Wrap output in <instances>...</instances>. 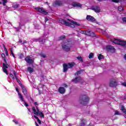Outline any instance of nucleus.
I'll list each match as a JSON object with an SVG mask.
<instances>
[{"mask_svg": "<svg viewBox=\"0 0 126 126\" xmlns=\"http://www.w3.org/2000/svg\"><path fill=\"white\" fill-rule=\"evenodd\" d=\"M98 0L99 1H102V0Z\"/></svg>", "mask_w": 126, "mask_h": 126, "instance_id": "48", "label": "nucleus"}, {"mask_svg": "<svg viewBox=\"0 0 126 126\" xmlns=\"http://www.w3.org/2000/svg\"><path fill=\"white\" fill-rule=\"evenodd\" d=\"M35 126H39V125H38V124H37V122H35Z\"/></svg>", "mask_w": 126, "mask_h": 126, "instance_id": "45", "label": "nucleus"}, {"mask_svg": "<svg viewBox=\"0 0 126 126\" xmlns=\"http://www.w3.org/2000/svg\"><path fill=\"white\" fill-rule=\"evenodd\" d=\"M1 57L2 58V59H3V60L4 61V62H5V55H4V54L2 53L1 55Z\"/></svg>", "mask_w": 126, "mask_h": 126, "instance_id": "30", "label": "nucleus"}, {"mask_svg": "<svg viewBox=\"0 0 126 126\" xmlns=\"http://www.w3.org/2000/svg\"><path fill=\"white\" fill-rule=\"evenodd\" d=\"M25 61L28 63H33L34 62L33 59H32L30 56H27V58H25Z\"/></svg>", "mask_w": 126, "mask_h": 126, "instance_id": "9", "label": "nucleus"}, {"mask_svg": "<svg viewBox=\"0 0 126 126\" xmlns=\"http://www.w3.org/2000/svg\"><path fill=\"white\" fill-rule=\"evenodd\" d=\"M89 101V97L86 95H84L80 98V102L83 105H86Z\"/></svg>", "mask_w": 126, "mask_h": 126, "instance_id": "2", "label": "nucleus"}, {"mask_svg": "<svg viewBox=\"0 0 126 126\" xmlns=\"http://www.w3.org/2000/svg\"><path fill=\"white\" fill-rule=\"evenodd\" d=\"M67 21L63 19H60L59 20L60 23L64 24V25H66V26H69V27H71L72 28H74L75 26H79L80 25L79 23L73 21H71L68 19H67Z\"/></svg>", "mask_w": 126, "mask_h": 126, "instance_id": "1", "label": "nucleus"}, {"mask_svg": "<svg viewBox=\"0 0 126 126\" xmlns=\"http://www.w3.org/2000/svg\"><path fill=\"white\" fill-rule=\"evenodd\" d=\"M22 58H23V54H21L19 55V59H22Z\"/></svg>", "mask_w": 126, "mask_h": 126, "instance_id": "40", "label": "nucleus"}, {"mask_svg": "<svg viewBox=\"0 0 126 126\" xmlns=\"http://www.w3.org/2000/svg\"><path fill=\"white\" fill-rule=\"evenodd\" d=\"M3 47L5 52L6 56H8V52L7 51V49H6V47H5V45H3Z\"/></svg>", "mask_w": 126, "mask_h": 126, "instance_id": "27", "label": "nucleus"}, {"mask_svg": "<svg viewBox=\"0 0 126 126\" xmlns=\"http://www.w3.org/2000/svg\"><path fill=\"white\" fill-rule=\"evenodd\" d=\"M92 9L96 13L100 12V11H101V9L100 8V7L98 6H95L94 7H93L92 8Z\"/></svg>", "mask_w": 126, "mask_h": 126, "instance_id": "13", "label": "nucleus"}, {"mask_svg": "<svg viewBox=\"0 0 126 126\" xmlns=\"http://www.w3.org/2000/svg\"><path fill=\"white\" fill-rule=\"evenodd\" d=\"M11 54L12 56V57H13V58H15V56H14V54L13 53V51H12V50H11Z\"/></svg>", "mask_w": 126, "mask_h": 126, "instance_id": "38", "label": "nucleus"}, {"mask_svg": "<svg viewBox=\"0 0 126 126\" xmlns=\"http://www.w3.org/2000/svg\"><path fill=\"white\" fill-rule=\"evenodd\" d=\"M28 71H29L30 73H32V72H33V68L31 67H29L28 68Z\"/></svg>", "mask_w": 126, "mask_h": 126, "instance_id": "22", "label": "nucleus"}, {"mask_svg": "<svg viewBox=\"0 0 126 126\" xmlns=\"http://www.w3.org/2000/svg\"><path fill=\"white\" fill-rule=\"evenodd\" d=\"M72 5L74 7H82V5L79 3L74 2L72 3Z\"/></svg>", "mask_w": 126, "mask_h": 126, "instance_id": "18", "label": "nucleus"}, {"mask_svg": "<svg viewBox=\"0 0 126 126\" xmlns=\"http://www.w3.org/2000/svg\"><path fill=\"white\" fill-rule=\"evenodd\" d=\"M115 115H121V114L120 113V112L118 111H115Z\"/></svg>", "mask_w": 126, "mask_h": 126, "instance_id": "39", "label": "nucleus"}, {"mask_svg": "<svg viewBox=\"0 0 126 126\" xmlns=\"http://www.w3.org/2000/svg\"><path fill=\"white\" fill-rule=\"evenodd\" d=\"M19 43H21V45H24V44H27V41H23L22 40L20 39Z\"/></svg>", "mask_w": 126, "mask_h": 126, "instance_id": "24", "label": "nucleus"}, {"mask_svg": "<svg viewBox=\"0 0 126 126\" xmlns=\"http://www.w3.org/2000/svg\"><path fill=\"white\" fill-rule=\"evenodd\" d=\"M75 64V63L72 62L71 63H69L68 64H63V72H65L68 68H70V67H72L73 65Z\"/></svg>", "mask_w": 126, "mask_h": 126, "instance_id": "5", "label": "nucleus"}, {"mask_svg": "<svg viewBox=\"0 0 126 126\" xmlns=\"http://www.w3.org/2000/svg\"><path fill=\"white\" fill-rule=\"evenodd\" d=\"M80 80H81V78H80V77H76L75 79H74L72 80V81L75 83H77V82H79Z\"/></svg>", "mask_w": 126, "mask_h": 126, "instance_id": "20", "label": "nucleus"}, {"mask_svg": "<svg viewBox=\"0 0 126 126\" xmlns=\"http://www.w3.org/2000/svg\"><path fill=\"white\" fill-rule=\"evenodd\" d=\"M35 119H36L38 123V124H39V125H41V120H40V119H39V118H38V117L36 116H34Z\"/></svg>", "mask_w": 126, "mask_h": 126, "instance_id": "28", "label": "nucleus"}, {"mask_svg": "<svg viewBox=\"0 0 126 126\" xmlns=\"http://www.w3.org/2000/svg\"><path fill=\"white\" fill-rule=\"evenodd\" d=\"M32 111L35 116H40L41 118H44V114L39 111V108L36 106V109L35 107H32Z\"/></svg>", "mask_w": 126, "mask_h": 126, "instance_id": "4", "label": "nucleus"}, {"mask_svg": "<svg viewBox=\"0 0 126 126\" xmlns=\"http://www.w3.org/2000/svg\"><path fill=\"white\" fill-rule=\"evenodd\" d=\"M41 57H42V58H46V55L45 54H41Z\"/></svg>", "mask_w": 126, "mask_h": 126, "instance_id": "41", "label": "nucleus"}, {"mask_svg": "<svg viewBox=\"0 0 126 126\" xmlns=\"http://www.w3.org/2000/svg\"><path fill=\"white\" fill-rule=\"evenodd\" d=\"M38 41H39V42H43V39H39Z\"/></svg>", "mask_w": 126, "mask_h": 126, "instance_id": "42", "label": "nucleus"}, {"mask_svg": "<svg viewBox=\"0 0 126 126\" xmlns=\"http://www.w3.org/2000/svg\"><path fill=\"white\" fill-rule=\"evenodd\" d=\"M94 57V54H93L92 53H90L89 56V58L90 59H93Z\"/></svg>", "mask_w": 126, "mask_h": 126, "instance_id": "31", "label": "nucleus"}, {"mask_svg": "<svg viewBox=\"0 0 126 126\" xmlns=\"http://www.w3.org/2000/svg\"><path fill=\"white\" fill-rule=\"evenodd\" d=\"M13 122L14 123H15V125H18V126H21V124H20V123H19V122H18L17 120H13Z\"/></svg>", "mask_w": 126, "mask_h": 126, "instance_id": "23", "label": "nucleus"}, {"mask_svg": "<svg viewBox=\"0 0 126 126\" xmlns=\"http://www.w3.org/2000/svg\"><path fill=\"white\" fill-rule=\"evenodd\" d=\"M70 44L68 41L63 42L62 43V48L64 51H66V52L70 51Z\"/></svg>", "mask_w": 126, "mask_h": 126, "instance_id": "3", "label": "nucleus"}, {"mask_svg": "<svg viewBox=\"0 0 126 126\" xmlns=\"http://www.w3.org/2000/svg\"><path fill=\"white\" fill-rule=\"evenodd\" d=\"M35 9L37 10L38 12L42 13V14H45V15L48 14V12H46V11L44 10V9L42 8H35Z\"/></svg>", "mask_w": 126, "mask_h": 126, "instance_id": "10", "label": "nucleus"}, {"mask_svg": "<svg viewBox=\"0 0 126 126\" xmlns=\"http://www.w3.org/2000/svg\"><path fill=\"white\" fill-rule=\"evenodd\" d=\"M34 105H35V106L36 107L35 109L36 110L37 109V107L38 108V102H34Z\"/></svg>", "mask_w": 126, "mask_h": 126, "instance_id": "37", "label": "nucleus"}, {"mask_svg": "<svg viewBox=\"0 0 126 126\" xmlns=\"http://www.w3.org/2000/svg\"><path fill=\"white\" fill-rule=\"evenodd\" d=\"M48 20H49L47 18H45V22H46V21H48Z\"/></svg>", "mask_w": 126, "mask_h": 126, "instance_id": "46", "label": "nucleus"}, {"mask_svg": "<svg viewBox=\"0 0 126 126\" xmlns=\"http://www.w3.org/2000/svg\"><path fill=\"white\" fill-rule=\"evenodd\" d=\"M21 87L22 89V92L24 94V95H26L27 94V90H26V88L22 85V84H21Z\"/></svg>", "mask_w": 126, "mask_h": 126, "instance_id": "16", "label": "nucleus"}, {"mask_svg": "<svg viewBox=\"0 0 126 126\" xmlns=\"http://www.w3.org/2000/svg\"><path fill=\"white\" fill-rule=\"evenodd\" d=\"M3 2V5L4 6H5V3L7 2V0H2Z\"/></svg>", "mask_w": 126, "mask_h": 126, "instance_id": "35", "label": "nucleus"}, {"mask_svg": "<svg viewBox=\"0 0 126 126\" xmlns=\"http://www.w3.org/2000/svg\"><path fill=\"white\" fill-rule=\"evenodd\" d=\"M0 4H1V2H0Z\"/></svg>", "mask_w": 126, "mask_h": 126, "instance_id": "49", "label": "nucleus"}, {"mask_svg": "<svg viewBox=\"0 0 126 126\" xmlns=\"http://www.w3.org/2000/svg\"><path fill=\"white\" fill-rule=\"evenodd\" d=\"M22 102H24V105H25V106H26V107H28V106H29V105L28 104V103H27L26 102H25V100H24V101H21Z\"/></svg>", "mask_w": 126, "mask_h": 126, "instance_id": "33", "label": "nucleus"}, {"mask_svg": "<svg viewBox=\"0 0 126 126\" xmlns=\"http://www.w3.org/2000/svg\"><path fill=\"white\" fill-rule=\"evenodd\" d=\"M65 38V35H62V36L60 37V40H63V39Z\"/></svg>", "mask_w": 126, "mask_h": 126, "instance_id": "36", "label": "nucleus"}, {"mask_svg": "<svg viewBox=\"0 0 126 126\" xmlns=\"http://www.w3.org/2000/svg\"><path fill=\"white\" fill-rule=\"evenodd\" d=\"M16 91H17V92L18 93L19 98L21 100V101H24V98H23V96H22L21 94H20V93H19V91L18 90V88H16Z\"/></svg>", "mask_w": 126, "mask_h": 126, "instance_id": "14", "label": "nucleus"}, {"mask_svg": "<svg viewBox=\"0 0 126 126\" xmlns=\"http://www.w3.org/2000/svg\"><path fill=\"white\" fill-rule=\"evenodd\" d=\"M81 73V71H78L75 74V76H77V75H79Z\"/></svg>", "mask_w": 126, "mask_h": 126, "instance_id": "34", "label": "nucleus"}, {"mask_svg": "<svg viewBox=\"0 0 126 126\" xmlns=\"http://www.w3.org/2000/svg\"><path fill=\"white\" fill-rule=\"evenodd\" d=\"M12 72H13L14 75H13V74L11 73L10 75V77H11V78H12V79H13V80L15 79V78H16L17 82H18V83L19 84H20V83H21V82H20V81L19 80H18V78H17V76L16 75V72H15V71H13Z\"/></svg>", "mask_w": 126, "mask_h": 126, "instance_id": "6", "label": "nucleus"}, {"mask_svg": "<svg viewBox=\"0 0 126 126\" xmlns=\"http://www.w3.org/2000/svg\"><path fill=\"white\" fill-rule=\"evenodd\" d=\"M7 66V64H5L4 63H3V66H2V69H3V72L4 73H6L7 75H8V72L7 71V70L6 68H8Z\"/></svg>", "mask_w": 126, "mask_h": 126, "instance_id": "8", "label": "nucleus"}, {"mask_svg": "<svg viewBox=\"0 0 126 126\" xmlns=\"http://www.w3.org/2000/svg\"><path fill=\"white\" fill-rule=\"evenodd\" d=\"M84 126V124H82V125H80V126Z\"/></svg>", "mask_w": 126, "mask_h": 126, "instance_id": "47", "label": "nucleus"}, {"mask_svg": "<svg viewBox=\"0 0 126 126\" xmlns=\"http://www.w3.org/2000/svg\"><path fill=\"white\" fill-rule=\"evenodd\" d=\"M86 18L88 21H95V18L90 15H87Z\"/></svg>", "mask_w": 126, "mask_h": 126, "instance_id": "15", "label": "nucleus"}, {"mask_svg": "<svg viewBox=\"0 0 126 126\" xmlns=\"http://www.w3.org/2000/svg\"><path fill=\"white\" fill-rule=\"evenodd\" d=\"M98 59L99 60V61H101V60H102V59H104V56L101 54H99L98 56Z\"/></svg>", "mask_w": 126, "mask_h": 126, "instance_id": "26", "label": "nucleus"}, {"mask_svg": "<svg viewBox=\"0 0 126 126\" xmlns=\"http://www.w3.org/2000/svg\"><path fill=\"white\" fill-rule=\"evenodd\" d=\"M59 93L61 94H63L65 92V89L63 87H60L58 90Z\"/></svg>", "mask_w": 126, "mask_h": 126, "instance_id": "17", "label": "nucleus"}, {"mask_svg": "<svg viewBox=\"0 0 126 126\" xmlns=\"http://www.w3.org/2000/svg\"><path fill=\"white\" fill-rule=\"evenodd\" d=\"M77 60H78V61L81 62V63L83 62V59H82V57L81 56H79V57H77Z\"/></svg>", "mask_w": 126, "mask_h": 126, "instance_id": "25", "label": "nucleus"}, {"mask_svg": "<svg viewBox=\"0 0 126 126\" xmlns=\"http://www.w3.org/2000/svg\"><path fill=\"white\" fill-rule=\"evenodd\" d=\"M18 6H19V5L16 3H14L13 5V7H14V8H17Z\"/></svg>", "mask_w": 126, "mask_h": 126, "instance_id": "29", "label": "nucleus"}, {"mask_svg": "<svg viewBox=\"0 0 126 126\" xmlns=\"http://www.w3.org/2000/svg\"><path fill=\"white\" fill-rule=\"evenodd\" d=\"M118 10L119 11H123L124 10V7L123 6H119L118 7Z\"/></svg>", "mask_w": 126, "mask_h": 126, "instance_id": "32", "label": "nucleus"}, {"mask_svg": "<svg viewBox=\"0 0 126 126\" xmlns=\"http://www.w3.org/2000/svg\"><path fill=\"white\" fill-rule=\"evenodd\" d=\"M124 59H125V60H126V54L125 55H124Z\"/></svg>", "mask_w": 126, "mask_h": 126, "instance_id": "43", "label": "nucleus"}, {"mask_svg": "<svg viewBox=\"0 0 126 126\" xmlns=\"http://www.w3.org/2000/svg\"><path fill=\"white\" fill-rule=\"evenodd\" d=\"M117 83L116 81V80L115 79H112L110 81V83L109 84V85L111 87H115V86H116Z\"/></svg>", "mask_w": 126, "mask_h": 126, "instance_id": "12", "label": "nucleus"}, {"mask_svg": "<svg viewBox=\"0 0 126 126\" xmlns=\"http://www.w3.org/2000/svg\"><path fill=\"white\" fill-rule=\"evenodd\" d=\"M82 33L83 34H85V35H87L88 36H95V33H94V32L89 31L83 32Z\"/></svg>", "mask_w": 126, "mask_h": 126, "instance_id": "7", "label": "nucleus"}, {"mask_svg": "<svg viewBox=\"0 0 126 126\" xmlns=\"http://www.w3.org/2000/svg\"><path fill=\"white\" fill-rule=\"evenodd\" d=\"M106 50H107V51H110L111 53H115V51H116V49H115L114 47L111 45L106 46Z\"/></svg>", "mask_w": 126, "mask_h": 126, "instance_id": "11", "label": "nucleus"}, {"mask_svg": "<svg viewBox=\"0 0 126 126\" xmlns=\"http://www.w3.org/2000/svg\"><path fill=\"white\" fill-rule=\"evenodd\" d=\"M121 110L123 113H124V114H126V110L125 109V107H124V106L122 105L121 106Z\"/></svg>", "mask_w": 126, "mask_h": 126, "instance_id": "21", "label": "nucleus"}, {"mask_svg": "<svg viewBox=\"0 0 126 126\" xmlns=\"http://www.w3.org/2000/svg\"><path fill=\"white\" fill-rule=\"evenodd\" d=\"M62 4H63V2L61 1H56L53 3L54 6H57V5H62Z\"/></svg>", "mask_w": 126, "mask_h": 126, "instance_id": "19", "label": "nucleus"}, {"mask_svg": "<svg viewBox=\"0 0 126 126\" xmlns=\"http://www.w3.org/2000/svg\"><path fill=\"white\" fill-rule=\"evenodd\" d=\"M64 87H66L67 86L66 84L63 85Z\"/></svg>", "mask_w": 126, "mask_h": 126, "instance_id": "44", "label": "nucleus"}]
</instances>
